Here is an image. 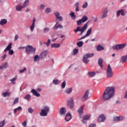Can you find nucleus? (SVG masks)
I'll return each mask as SVG.
<instances>
[{
  "label": "nucleus",
  "instance_id": "f257e3e1",
  "mask_svg": "<svg viewBox=\"0 0 127 127\" xmlns=\"http://www.w3.org/2000/svg\"><path fill=\"white\" fill-rule=\"evenodd\" d=\"M115 95V88L114 87H108L104 91L102 95L103 101H109Z\"/></svg>",
  "mask_w": 127,
  "mask_h": 127
},
{
  "label": "nucleus",
  "instance_id": "f03ea898",
  "mask_svg": "<svg viewBox=\"0 0 127 127\" xmlns=\"http://www.w3.org/2000/svg\"><path fill=\"white\" fill-rule=\"evenodd\" d=\"M89 23V22H87L86 23H85L83 26L82 27H80V26H77L75 29L74 30V32L75 33H77L79 31L80 33H79V35L81 36L84 32H85V30L87 29L88 28V24Z\"/></svg>",
  "mask_w": 127,
  "mask_h": 127
},
{
  "label": "nucleus",
  "instance_id": "7ed1b4c3",
  "mask_svg": "<svg viewBox=\"0 0 127 127\" xmlns=\"http://www.w3.org/2000/svg\"><path fill=\"white\" fill-rule=\"evenodd\" d=\"M36 51V49L30 45L27 46L25 49L26 53L28 55H30V54H33V55H34Z\"/></svg>",
  "mask_w": 127,
  "mask_h": 127
},
{
  "label": "nucleus",
  "instance_id": "20e7f679",
  "mask_svg": "<svg viewBox=\"0 0 127 127\" xmlns=\"http://www.w3.org/2000/svg\"><path fill=\"white\" fill-rule=\"evenodd\" d=\"M50 111V107L47 105H45L44 106L43 109L41 110L40 113V116H41V117H47Z\"/></svg>",
  "mask_w": 127,
  "mask_h": 127
},
{
  "label": "nucleus",
  "instance_id": "39448f33",
  "mask_svg": "<svg viewBox=\"0 0 127 127\" xmlns=\"http://www.w3.org/2000/svg\"><path fill=\"white\" fill-rule=\"evenodd\" d=\"M114 76V72H113V69L112 68V67H111V65L108 64V67L106 70V77L109 78H112Z\"/></svg>",
  "mask_w": 127,
  "mask_h": 127
},
{
  "label": "nucleus",
  "instance_id": "423d86ee",
  "mask_svg": "<svg viewBox=\"0 0 127 127\" xmlns=\"http://www.w3.org/2000/svg\"><path fill=\"white\" fill-rule=\"evenodd\" d=\"M127 46V43L117 44L116 45L113 46L112 48L113 50H120V49H123Z\"/></svg>",
  "mask_w": 127,
  "mask_h": 127
},
{
  "label": "nucleus",
  "instance_id": "0eeeda50",
  "mask_svg": "<svg viewBox=\"0 0 127 127\" xmlns=\"http://www.w3.org/2000/svg\"><path fill=\"white\" fill-rule=\"evenodd\" d=\"M87 20H88V17H87V16L86 15H83L80 19L76 21V23L77 25H81L82 23H84V22H86Z\"/></svg>",
  "mask_w": 127,
  "mask_h": 127
},
{
  "label": "nucleus",
  "instance_id": "6e6552de",
  "mask_svg": "<svg viewBox=\"0 0 127 127\" xmlns=\"http://www.w3.org/2000/svg\"><path fill=\"white\" fill-rule=\"evenodd\" d=\"M89 94H90V90L88 89L85 91L84 95L81 98V101L82 102H84V101H86V100H87V99H88L89 97Z\"/></svg>",
  "mask_w": 127,
  "mask_h": 127
},
{
  "label": "nucleus",
  "instance_id": "1a4fd4ad",
  "mask_svg": "<svg viewBox=\"0 0 127 127\" xmlns=\"http://www.w3.org/2000/svg\"><path fill=\"white\" fill-rule=\"evenodd\" d=\"M67 105L70 109L74 108V100L72 97H71L69 100L67 101Z\"/></svg>",
  "mask_w": 127,
  "mask_h": 127
},
{
  "label": "nucleus",
  "instance_id": "9d476101",
  "mask_svg": "<svg viewBox=\"0 0 127 127\" xmlns=\"http://www.w3.org/2000/svg\"><path fill=\"white\" fill-rule=\"evenodd\" d=\"M54 14L57 19H59V21H63V17L60 16V13L59 11L54 12Z\"/></svg>",
  "mask_w": 127,
  "mask_h": 127
},
{
  "label": "nucleus",
  "instance_id": "9b49d317",
  "mask_svg": "<svg viewBox=\"0 0 127 127\" xmlns=\"http://www.w3.org/2000/svg\"><path fill=\"white\" fill-rule=\"evenodd\" d=\"M106 120V116H105V115L101 114L98 119V122L99 123H104L105 121Z\"/></svg>",
  "mask_w": 127,
  "mask_h": 127
},
{
  "label": "nucleus",
  "instance_id": "f8f14e48",
  "mask_svg": "<svg viewBox=\"0 0 127 127\" xmlns=\"http://www.w3.org/2000/svg\"><path fill=\"white\" fill-rule=\"evenodd\" d=\"M109 12V10L106 8L103 11V14L101 16V19H104V18H106L108 16V12Z\"/></svg>",
  "mask_w": 127,
  "mask_h": 127
},
{
  "label": "nucleus",
  "instance_id": "ddd939ff",
  "mask_svg": "<svg viewBox=\"0 0 127 127\" xmlns=\"http://www.w3.org/2000/svg\"><path fill=\"white\" fill-rule=\"evenodd\" d=\"M47 56V51H44L40 55L41 59H44Z\"/></svg>",
  "mask_w": 127,
  "mask_h": 127
},
{
  "label": "nucleus",
  "instance_id": "4468645a",
  "mask_svg": "<svg viewBox=\"0 0 127 127\" xmlns=\"http://www.w3.org/2000/svg\"><path fill=\"white\" fill-rule=\"evenodd\" d=\"M36 21V19H35V18H33V21H32V24L30 27V29L31 31L32 32L33 30H34V27H35V22Z\"/></svg>",
  "mask_w": 127,
  "mask_h": 127
},
{
  "label": "nucleus",
  "instance_id": "2eb2a0df",
  "mask_svg": "<svg viewBox=\"0 0 127 127\" xmlns=\"http://www.w3.org/2000/svg\"><path fill=\"white\" fill-rule=\"evenodd\" d=\"M31 93H32L33 96H35L36 97H40V94L37 92V90L35 89H32L31 91Z\"/></svg>",
  "mask_w": 127,
  "mask_h": 127
},
{
  "label": "nucleus",
  "instance_id": "dca6fc26",
  "mask_svg": "<svg viewBox=\"0 0 127 127\" xmlns=\"http://www.w3.org/2000/svg\"><path fill=\"white\" fill-rule=\"evenodd\" d=\"M71 119L72 116H71V113H70V112H68L65 117V120L66 122H69V121H70V120H71Z\"/></svg>",
  "mask_w": 127,
  "mask_h": 127
},
{
  "label": "nucleus",
  "instance_id": "f3484780",
  "mask_svg": "<svg viewBox=\"0 0 127 127\" xmlns=\"http://www.w3.org/2000/svg\"><path fill=\"white\" fill-rule=\"evenodd\" d=\"M66 114V108L65 107H62L60 110V115L63 116V115Z\"/></svg>",
  "mask_w": 127,
  "mask_h": 127
},
{
  "label": "nucleus",
  "instance_id": "a211bd4d",
  "mask_svg": "<svg viewBox=\"0 0 127 127\" xmlns=\"http://www.w3.org/2000/svg\"><path fill=\"white\" fill-rule=\"evenodd\" d=\"M84 107H85V105H82L78 110V113L79 114L80 117H81V115L84 113L83 112L84 110Z\"/></svg>",
  "mask_w": 127,
  "mask_h": 127
},
{
  "label": "nucleus",
  "instance_id": "6ab92c4d",
  "mask_svg": "<svg viewBox=\"0 0 127 127\" xmlns=\"http://www.w3.org/2000/svg\"><path fill=\"white\" fill-rule=\"evenodd\" d=\"M17 79V76H15L13 78L9 80V81H11L10 84L11 85H15L16 84V82H15V81Z\"/></svg>",
  "mask_w": 127,
  "mask_h": 127
},
{
  "label": "nucleus",
  "instance_id": "aec40b11",
  "mask_svg": "<svg viewBox=\"0 0 127 127\" xmlns=\"http://www.w3.org/2000/svg\"><path fill=\"white\" fill-rule=\"evenodd\" d=\"M23 8V6H21V4H18L16 6V10H17V11H21L22 8Z\"/></svg>",
  "mask_w": 127,
  "mask_h": 127
},
{
  "label": "nucleus",
  "instance_id": "412c9836",
  "mask_svg": "<svg viewBox=\"0 0 127 127\" xmlns=\"http://www.w3.org/2000/svg\"><path fill=\"white\" fill-rule=\"evenodd\" d=\"M61 44L57 43L52 44L51 45V48H59Z\"/></svg>",
  "mask_w": 127,
  "mask_h": 127
},
{
  "label": "nucleus",
  "instance_id": "4be33fe9",
  "mask_svg": "<svg viewBox=\"0 0 127 127\" xmlns=\"http://www.w3.org/2000/svg\"><path fill=\"white\" fill-rule=\"evenodd\" d=\"M11 45H12V43H9L7 46L6 47V48L5 49V50H4V52H5L6 51H9L10 50H11V48H12V47H11Z\"/></svg>",
  "mask_w": 127,
  "mask_h": 127
},
{
  "label": "nucleus",
  "instance_id": "5701e85b",
  "mask_svg": "<svg viewBox=\"0 0 127 127\" xmlns=\"http://www.w3.org/2000/svg\"><path fill=\"white\" fill-rule=\"evenodd\" d=\"M123 120H125V117H124V116H119L114 118V121H123Z\"/></svg>",
  "mask_w": 127,
  "mask_h": 127
},
{
  "label": "nucleus",
  "instance_id": "b1692460",
  "mask_svg": "<svg viewBox=\"0 0 127 127\" xmlns=\"http://www.w3.org/2000/svg\"><path fill=\"white\" fill-rule=\"evenodd\" d=\"M98 62L100 67H101V68L103 69V62H104V60H103V59H102L101 58H99Z\"/></svg>",
  "mask_w": 127,
  "mask_h": 127
},
{
  "label": "nucleus",
  "instance_id": "393cba45",
  "mask_svg": "<svg viewBox=\"0 0 127 127\" xmlns=\"http://www.w3.org/2000/svg\"><path fill=\"white\" fill-rule=\"evenodd\" d=\"M82 61L84 63V64H88L90 61H89L88 60V58L84 55L83 57Z\"/></svg>",
  "mask_w": 127,
  "mask_h": 127
},
{
  "label": "nucleus",
  "instance_id": "a878e982",
  "mask_svg": "<svg viewBox=\"0 0 127 127\" xmlns=\"http://www.w3.org/2000/svg\"><path fill=\"white\" fill-rule=\"evenodd\" d=\"M7 23V20L5 19H2L0 21V25H4Z\"/></svg>",
  "mask_w": 127,
  "mask_h": 127
},
{
  "label": "nucleus",
  "instance_id": "bb28decb",
  "mask_svg": "<svg viewBox=\"0 0 127 127\" xmlns=\"http://www.w3.org/2000/svg\"><path fill=\"white\" fill-rule=\"evenodd\" d=\"M58 28H60V29H62L63 28V26H62V25H60V24H59V25H55L54 27H53V29L54 30H56V29H58Z\"/></svg>",
  "mask_w": 127,
  "mask_h": 127
},
{
  "label": "nucleus",
  "instance_id": "cd10ccee",
  "mask_svg": "<svg viewBox=\"0 0 127 127\" xmlns=\"http://www.w3.org/2000/svg\"><path fill=\"white\" fill-rule=\"evenodd\" d=\"M2 95L4 98H6V97H9V96H10V92H8L6 91V92L2 93Z\"/></svg>",
  "mask_w": 127,
  "mask_h": 127
},
{
  "label": "nucleus",
  "instance_id": "c85d7f7f",
  "mask_svg": "<svg viewBox=\"0 0 127 127\" xmlns=\"http://www.w3.org/2000/svg\"><path fill=\"white\" fill-rule=\"evenodd\" d=\"M126 61H127V55L121 57L120 62H126Z\"/></svg>",
  "mask_w": 127,
  "mask_h": 127
},
{
  "label": "nucleus",
  "instance_id": "c756f323",
  "mask_svg": "<svg viewBox=\"0 0 127 127\" xmlns=\"http://www.w3.org/2000/svg\"><path fill=\"white\" fill-rule=\"evenodd\" d=\"M87 75L89 76V77H94L96 75V72L95 71H90L88 72L87 73Z\"/></svg>",
  "mask_w": 127,
  "mask_h": 127
},
{
  "label": "nucleus",
  "instance_id": "7c9ffc66",
  "mask_svg": "<svg viewBox=\"0 0 127 127\" xmlns=\"http://www.w3.org/2000/svg\"><path fill=\"white\" fill-rule=\"evenodd\" d=\"M8 67V64H7V63H5L4 64L0 66V70H1L2 69H6Z\"/></svg>",
  "mask_w": 127,
  "mask_h": 127
},
{
  "label": "nucleus",
  "instance_id": "2f4dec72",
  "mask_svg": "<svg viewBox=\"0 0 127 127\" xmlns=\"http://www.w3.org/2000/svg\"><path fill=\"white\" fill-rule=\"evenodd\" d=\"M41 58L40 56H38V55H35L34 57V62H36V61H39L40 60Z\"/></svg>",
  "mask_w": 127,
  "mask_h": 127
},
{
  "label": "nucleus",
  "instance_id": "473e14b6",
  "mask_svg": "<svg viewBox=\"0 0 127 127\" xmlns=\"http://www.w3.org/2000/svg\"><path fill=\"white\" fill-rule=\"evenodd\" d=\"M69 15H70L71 18L73 20H75V19H76V15H75V13L74 12H70Z\"/></svg>",
  "mask_w": 127,
  "mask_h": 127
},
{
  "label": "nucleus",
  "instance_id": "72a5a7b5",
  "mask_svg": "<svg viewBox=\"0 0 127 127\" xmlns=\"http://www.w3.org/2000/svg\"><path fill=\"white\" fill-rule=\"evenodd\" d=\"M92 28H90L86 32V34H85V36L88 37V36H90V34H91V33H92Z\"/></svg>",
  "mask_w": 127,
  "mask_h": 127
},
{
  "label": "nucleus",
  "instance_id": "f704fd0d",
  "mask_svg": "<svg viewBox=\"0 0 127 127\" xmlns=\"http://www.w3.org/2000/svg\"><path fill=\"white\" fill-rule=\"evenodd\" d=\"M96 49L97 51H101V50H104L105 48L103 46H101V45H98L97 46Z\"/></svg>",
  "mask_w": 127,
  "mask_h": 127
},
{
  "label": "nucleus",
  "instance_id": "c9c22d12",
  "mask_svg": "<svg viewBox=\"0 0 127 127\" xmlns=\"http://www.w3.org/2000/svg\"><path fill=\"white\" fill-rule=\"evenodd\" d=\"M24 99H25V100H27V101H29L31 99V95L28 94L24 96Z\"/></svg>",
  "mask_w": 127,
  "mask_h": 127
},
{
  "label": "nucleus",
  "instance_id": "e433bc0d",
  "mask_svg": "<svg viewBox=\"0 0 127 127\" xmlns=\"http://www.w3.org/2000/svg\"><path fill=\"white\" fill-rule=\"evenodd\" d=\"M28 4H29V0H26L24 2V3L23 4V7H26V6H27V5H28Z\"/></svg>",
  "mask_w": 127,
  "mask_h": 127
},
{
  "label": "nucleus",
  "instance_id": "4c0bfd02",
  "mask_svg": "<svg viewBox=\"0 0 127 127\" xmlns=\"http://www.w3.org/2000/svg\"><path fill=\"white\" fill-rule=\"evenodd\" d=\"M53 83H54L55 85H59V84L61 83V81L58 79H54L53 80Z\"/></svg>",
  "mask_w": 127,
  "mask_h": 127
},
{
  "label": "nucleus",
  "instance_id": "58836bf2",
  "mask_svg": "<svg viewBox=\"0 0 127 127\" xmlns=\"http://www.w3.org/2000/svg\"><path fill=\"white\" fill-rule=\"evenodd\" d=\"M83 44L84 42L83 41H79L76 43V45L78 46V47H82Z\"/></svg>",
  "mask_w": 127,
  "mask_h": 127
},
{
  "label": "nucleus",
  "instance_id": "ea45409f",
  "mask_svg": "<svg viewBox=\"0 0 127 127\" xmlns=\"http://www.w3.org/2000/svg\"><path fill=\"white\" fill-rule=\"evenodd\" d=\"M84 56L87 58H91V57H93V56H94V53H92V54L87 53Z\"/></svg>",
  "mask_w": 127,
  "mask_h": 127
},
{
  "label": "nucleus",
  "instance_id": "a19ab883",
  "mask_svg": "<svg viewBox=\"0 0 127 127\" xmlns=\"http://www.w3.org/2000/svg\"><path fill=\"white\" fill-rule=\"evenodd\" d=\"M65 92L66 94H71V93H72V88H69L66 89Z\"/></svg>",
  "mask_w": 127,
  "mask_h": 127
},
{
  "label": "nucleus",
  "instance_id": "79ce46f5",
  "mask_svg": "<svg viewBox=\"0 0 127 127\" xmlns=\"http://www.w3.org/2000/svg\"><path fill=\"white\" fill-rule=\"evenodd\" d=\"M90 118H91V116L90 115H84L83 119L85 121H88V120H89Z\"/></svg>",
  "mask_w": 127,
  "mask_h": 127
},
{
  "label": "nucleus",
  "instance_id": "37998d69",
  "mask_svg": "<svg viewBox=\"0 0 127 127\" xmlns=\"http://www.w3.org/2000/svg\"><path fill=\"white\" fill-rule=\"evenodd\" d=\"M44 44H46V46L47 47H48L49 46H50V44L51 43V40H50V39H49L48 40V42H44Z\"/></svg>",
  "mask_w": 127,
  "mask_h": 127
},
{
  "label": "nucleus",
  "instance_id": "c03bdc74",
  "mask_svg": "<svg viewBox=\"0 0 127 127\" xmlns=\"http://www.w3.org/2000/svg\"><path fill=\"white\" fill-rule=\"evenodd\" d=\"M122 13V9L121 10H118L117 12H116V16L117 17H119L120 15H121Z\"/></svg>",
  "mask_w": 127,
  "mask_h": 127
},
{
  "label": "nucleus",
  "instance_id": "a18cd8bd",
  "mask_svg": "<svg viewBox=\"0 0 127 127\" xmlns=\"http://www.w3.org/2000/svg\"><path fill=\"white\" fill-rule=\"evenodd\" d=\"M4 125H5V120H3L0 122V127H4Z\"/></svg>",
  "mask_w": 127,
  "mask_h": 127
},
{
  "label": "nucleus",
  "instance_id": "49530a36",
  "mask_svg": "<svg viewBox=\"0 0 127 127\" xmlns=\"http://www.w3.org/2000/svg\"><path fill=\"white\" fill-rule=\"evenodd\" d=\"M66 87V81H64L61 85V88L62 89H64Z\"/></svg>",
  "mask_w": 127,
  "mask_h": 127
},
{
  "label": "nucleus",
  "instance_id": "de8ad7c7",
  "mask_svg": "<svg viewBox=\"0 0 127 127\" xmlns=\"http://www.w3.org/2000/svg\"><path fill=\"white\" fill-rule=\"evenodd\" d=\"M46 13H50L51 12V8H47L45 10Z\"/></svg>",
  "mask_w": 127,
  "mask_h": 127
},
{
  "label": "nucleus",
  "instance_id": "09e8293b",
  "mask_svg": "<svg viewBox=\"0 0 127 127\" xmlns=\"http://www.w3.org/2000/svg\"><path fill=\"white\" fill-rule=\"evenodd\" d=\"M28 113H29V114H32V113L34 112V110H33V109H32V108L30 107L28 108Z\"/></svg>",
  "mask_w": 127,
  "mask_h": 127
},
{
  "label": "nucleus",
  "instance_id": "8fccbe9b",
  "mask_svg": "<svg viewBox=\"0 0 127 127\" xmlns=\"http://www.w3.org/2000/svg\"><path fill=\"white\" fill-rule=\"evenodd\" d=\"M78 51H79V50H78V49H74L73 50V53H72L73 55V56L76 55V54H77V53H78Z\"/></svg>",
  "mask_w": 127,
  "mask_h": 127
},
{
  "label": "nucleus",
  "instance_id": "3c124183",
  "mask_svg": "<svg viewBox=\"0 0 127 127\" xmlns=\"http://www.w3.org/2000/svg\"><path fill=\"white\" fill-rule=\"evenodd\" d=\"M27 71V69L26 68V67H24L23 69H21L19 71V73H25V72Z\"/></svg>",
  "mask_w": 127,
  "mask_h": 127
},
{
  "label": "nucleus",
  "instance_id": "603ef678",
  "mask_svg": "<svg viewBox=\"0 0 127 127\" xmlns=\"http://www.w3.org/2000/svg\"><path fill=\"white\" fill-rule=\"evenodd\" d=\"M45 6H46V5H45L44 4H42L40 5V9L42 10H43L45 8Z\"/></svg>",
  "mask_w": 127,
  "mask_h": 127
},
{
  "label": "nucleus",
  "instance_id": "864d4df0",
  "mask_svg": "<svg viewBox=\"0 0 127 127\" xmlns=\"http://www.w3.org/2000/svg\"><path fill=\"white\" fill-rule=\"evenodd\" d=\"M87 6H88V2H85L84 3V4H83L82 5V8H86V7H87Z\"/></svg>",
  "mask_w": 127,
  "mask_h": 127
},
{
  "label": "nucleus",
  "instance_id": "5fc2aeb1",
  "mask_svg": "<svg viewBox=\"0 0 127 127\" xmlns=\"http://www.w3.org/2000/svg\"><path fill=\"white\" fill-rule=\"evenodd\" d=\"M50 29H49V28L46 27L44 29V33H46V32H48Z\"/></svg>",
  "mask_w": 127,
  "mask_h": 127
},
{
  "label": "nucleus",
  "instance_id": "6e6d98bb",
  "mask_svg": "<svg viewBox=\"0 0 127 127\" xmlns=\"http://www.w3.org/2000/svg\"><path fill=\"white\" fill-rule=\"evenodd\" d=\"M8 54L9 55H13V54L14 53V52L12 50H10L9 51H8Z\"/></svg>",
  "mask_w": 127,
  "mask_h": 127
},
{
  "label": "nucleus",
  "instance_id": "4d7b16f0",
  "mask_svg": "<svg viewBox=\"0 0 127 127\" xmlns=\"http://www.w3.org/2000/svg\"><path fill=\"white\" fill-rule=\"evenodd\" d=\"M121 15L122 16H125V15H126V13H125V10L123 9H121Z\"/></svg>",
  "mask_w": 127,
  "mask_h": 127
},
{
  "label": "nucleus",
  "instance_id": "13d9d810",
  "mask_svg": "<svg viewBox=\"0 0 127 127\" xmlns=\"http://www.w3.org/2000/svg\"><path fill=\"white\" fill-rule=\"evenodd\" d=\"M18 103V98H16L13 102V105H15V104H17Z\"/></svg>",
  "mask_w": 127,
  "mask_h": 127
},
{
  "label": "nucleus",
  "instance_id": "bf43d9fd",
  "mask_svg": "<svg viewBox=\"0 0 127 127\" xmlns=\"http://www.w3.org/2000/svg\"><path fill=\"white\" fill-rule=\"evenodd\" d=\"M22 126L23 127H26V126H27V123H26V121H24L23 123H22Z\"/></svg>",
  "mask_w": 127,
  "mask_h": 127
},
{
  "label": "nucleus",
  "instance_id": "052dcab7",
  "mask_svg": "<svg viewBox=\"0 0 127 127\" xmlns=\"http://www.w3.org/2000/svg\"><path fill=\"white\" fill-rule=\"evenodd\" d=\"M86 37H87L85 35L84 36H83L81 37L80 38L78 39V40H82V39H85V38Z\"/></svg>",
  "mask_w": 127,
  "mask_h": 127
},
{
  "label": "nucleus",
  "instance_id": "680f3d73",
  "mask_svg": "<svg viewBox=\"0 0 127 127\" xmlns=\"http://www.w3.org/2000/svg\"><path fill=\"white\" fill-rule=\"evenodd\" d=\"M96 125L95 124H91L89 125L88 127H96Z\"/></svg>",
  "mask_w": 127,
  "mask_h": 127
},
{
  "label": "nucleus",
  "instance_id": "e2e57ef3",
  "mask_svg": "<svg viewBox=\"0 0 127 127\" xmlns=\"http://www.w3.org/2000/svg\"><path fill=\"white\" fill-rule=\"evenodd\" d=\"M75 7H79V2H76V3L74 4Z\"/></svg>",
  "mask_w": 127,
  "mask_h": 127
},
{
  "label": "nucleus",
  "instance_id": "0e129e2a",
  "mask_svg": "<svg viewBox=\"0 0 127 127\" xmlns=\"http://www.w3.org/2000/svg\"><path fill=\"white\" fill-rule=\"evenodd\" d=\"M16 109H17V111H21V110H22V108L21 106H19Z\"/></svg>",
  "mask_w": 127,
  "mask_h": 127
},
{
  "label": "nucleus",
  "instance_id": "69168bd1",
  "mask_svg": "<svg viewBox=\"0 0 127 127\" xmlns=\"http://www.w3.org/2000/svg\"><path fill=\"white\" fill-rule=\"evenodd\" d=\"M82 124H84V125L87 124V121H86V120H84V119H83L82 120Z\"/></svg>",
  "mask_w": 127,
  "mask_h": 127
},
{
  "label": "nucleus",
  "instance_id": "338daca9",
  "mask_svg": "<svg viewBox=\"0 0 127 127\" xmlns=\"http://www.w3.org/2000/svg\"><path fill=\"white\" fill-rule=\"evenodd\" d=\"M15 40H17L18 39V35H16L14 38Z\"/></svg>",
  "mask_w": 127,
  "mask_h": 127
},
{
  "label": "nucleus",
  "instance_id": "774afa93",
  "mask_svg": "<svg viewBox=\"0 0 127 127\" xmlns=\"http://www.w3.org/2000/svg\"><path fill=\"white\" fill-rule=\"evenodd\" d=\"M125 99H127V90L125 93V95L124 96Z\"/></svg>",
  "mask_w": 127,
  "mask_h": 127
}]
</instances>
